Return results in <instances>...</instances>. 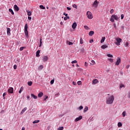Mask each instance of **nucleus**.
<instances>
[{"label":"nucleus","instance_id":"obj_53","mask_svg":"<svg viewBox=\"0 0 130 130\" xmlns=\"http://www.w3.org/2000/svg\"><path fill=\"white\" fill-rule=\"evenodd\" d=\"M84 66L85 67H88V63H87V62H85Z\"/></svg>","mask_w":130,"mask_h":130},{"label":"nucleus","instance_id":"obj_41","mask_svg":"<svg viewBox=\"0 0 130 130\" xmlns=\"http://www.w3.org/2000/svg\"><path fill=\"white\" fill-rule=\"evenodd\" d=\"M108 60L110 61V62H113V59L112 58H109Z\"/></svg>","mask_w":130,"mask_h":130},{"label":"nucleus","instance_id":"obj_26","mask_svg":"<svg viewBox=\"0 0 130 130\" xmlns=\"http://www.w3.org/2000/svg\"><path fill=\"white\" fill-rule=\"evenodd\" d=\"M9 11L10 12V13H11L12 15H14L15 13L12 9H9Z\"/></svg>","mask_w":130,"mask_h":130},{"label":"nucleus","instance_id":"obj_46","mask_svg":"<svg viewBox=\"0 0 130 130\" xmlns=\"http://www.w3.org/2000/svg\"><path fill=\"white\" fill-rule=\"evenodd\" d=\"M68 44H69V45H73V42H69V41H68Z\"/></svg>","mask_w":130,"mask_h":130},{"label":"nucleus","instance_id":"obj_2","mask_svg":"<svg viewBox=\"0 0 130 130\" xmlns=\"http://www.w3.org/2000/svg\"><path fill=\"white\" fill-rule=\"evenodd\" d=\"M119 18H120V17H118L117 15L114 14L112 15L110 19V21L111 22H112V23H114V20H116V21H117L118 20V19H119Z\"/></svg>","mask_w":130,"mask_h":130},{"label":"nucleus","instance_id":"obj_60","mask_svg":"<svg viewBox=\"0 0 130 130\" xmlns=\"http://www.w3.org/2000/svg\"><path fill=\"white\" fill-rule=\"evenodd\" d=\"M73 84L74 85H77V83L75 82H73Z\"/></svg>","mask_w":130,"mask_h":130},{"label":"nucleus","instance_id":"obj_10","mask_svg":"<svg viewBox=\"0 0 130 130\" xmlns=\"http://www.w3.org/2000/svg\"><path fill=\"white\" fill-rule=\"evenodd\" d=\"M98 79H94L92 80V84L93 85H95V84H97L98 83Z\"/></svg>","mask_w":130,"mask_h":130},{"label":"nucleus","instance_id":"obj_4","mask_svg":"<svg viewBox=\"0 0 130 130\" xmlns=\"http://www.w3.org/2000/svg\"><path fill=\"white\" fill-rule=\"evenodd\" d=\"M86 16L88 19H93V14H92V13H91L90 11H87L86 12Z\"/></svg>","mask_w":130,"mask_h":130},{"label":"nucleus","instance_id":"obj_42","mask_svg":"<svg viewBox=\"0 0 130 130\" xmlns=\"http://www.w3.org/2000/svg\"><path fill=\"white\" fill-rule=\"evenodd\" d=\"M77 84L78 85H82V81H79L77 82Z\"/></svg>","mask_w":130,"mask_h":130},{"label":"nucleus","instance_id":"obj_40","mask_svg":"<svg viewBox=\"0 0 130 130\" xmlns=\"http://www.w3.org/2000/svg\"><path fill=\"white\" fill-rule=\"evenodd\" d=\"M62 129H63V126L59 127L57 129V130H62Z\"/></svg>","mask_w":130,"mask_h":130},{"label":"nucleus","instance_id":"obj_7","mask_svg":"<svg viewBox=\"0 0 130 130\" xmlns=\"http://www.w3.org/2000/svg\"><path fill=\"white\" fill-rule=\"evenodd\" d=\"M8 93L13 94L14 93V88L13 87H10L8 90Z\"/></svg>","mask_w":130,"mask_h":130},{"label":"nucleus","instance_id":"obj_52","mask_svg":"<svg viewBox=\"0 0 130 130\" xmlns=\"http://www.w3.org/2000/svg\"><path fill=\"white\" fill-rule=\"evenodd\" d=\"M89 42H90V43H92L94 42V40H93V39L90 40L89 41Z\"/></svg>","mask_w":130,"mask_h":130},{"label":"nucleus","instance_id":"obj_33","mask_svg":"<svg viewBox=\"0 0 130 130\" xmlns=\"http://www.w3.org/2000/svg\"><path fill=\"white\" fill-rule=\"evenodd\" d=\"M24 48H26V47H21L20 48L19 50H20V51H23V50L24 49Z\"/></svg>","mask_w":130,"mask_h":130},{"label":"nucleus","instance_id":"obj_25","mask_svg":"<svg viewBox=\"0 0 130 130\" xmlns=\"http://www.w3.org/2000/svg\"><path fill=\"white\" fill-rule=\"evenodd\" d=\"M80 44H84V41L83 40L82 38H80Z\"/></svg>","mask_w":130,"mask_h":130},{"label":"nucleus","instance_id":"obj_31","mask_svg":"<svg viewBox=\"0 0 130 130\" xmlns=\"http://www.w3.org/2000/svg\"><path fill=\"white\" fill-rule=\"evenodd\" d=\"M118 127H120V126H122V124L121 122H119L118 123Z\"/></svg>","mask_w":130,"mask_h":130},{"label":"nucleus","instance_id":"obj_43","mask_svg":"<svg viewBox=\"0 0 130 130\" xmlns=\"http://www.w3.org/2000/svg\"><path fill=\"white\" fill-rule=\"evenodd\" d=\"M84 29H86V30H88V29H89V27H88V26L85 25L84 26Z\"/></svg>","mask_w":130,"mask_h":130},{"label":"nucleus","instance_id":"obj_45","mask_svg":"<svg viewBox=\"0 0 130 130\" xmlns=\"http://www.w3.org/2000/svg\"><path fill=\"white\" fill-rule=\"evenodd\" d=\"M124 17V15L121 14V20H122Z\"/></svg>","mask_w":130,"mask_h":130},{"label":"nucleus","instance_id":"obj_59","mask_svg":"<svg viewBox=\"0 0 130 130\" xmlns=\"http://www.w3.org/2000/svg\"><path fill=\"white\" fill-rule=\"evenodd\" d=\"M129 67H130L129 65H127V66H126V69H129Z\"/></svg>","mask_w":130,"mask_h":130},{"label":"nucleus","instance_id":"obj_23","mask_svg":"<svg viewBox=\"0 0 130 130\" xmlns=\"http://www.w3.org/2000/svg\"><path fill=\"white\" fill-rule=\"evenodd\" d=\"M104 41H105V37H102V40H101V43H103V42H104Z\"/></svg>","mask_w":130,"mask_h":130},{"label":"nucleus","instance_id":"obj_34","mask_svg":"<svg viewBox=\"0 0 130 130\" xmlns=\"http://www.w3.org/2000/svg\"><path fill=\"white\" fill-rule=\"evenodd\" d=\"M126 114V113L125 112V111H123V113H122L123 117H124V116H125Z\"/></svg>","mask_w":130,"mask_h":130},{"label":"nucleus","instance_id":"obj_14","mask_svg":"<svg viewBox=\"0 0 130 130\" xmlns=\"http://www.w3.org/2000/svg\"><path fill=\"white\" fill-rule=\"evenodd\" d=\"M108 47V46L107 45H103L101 46V48L102 49H105L106 48H107Z\"/></svg>","mask_w":130,"mask_h":130},{"label":"nucleus","instance_id":"obj_18","mask_svg":"<svg viewBox=\"0 0 130 130\" xmlns=\"http://www.w3.org/2000/svg\"><path fill=\"white\" fill-rule=\"evenodd\" d=\"M88 35H89V36H93V35H94V31H92V30L90 31L89 32Z\"/></svg>","mask_w":130,"mask_h":130},{"label":"nucleus","instance_id":"obj_36","mask_svg":"<svg viewBox=\"0 0 130 130\" xmlns=\"http://www.w3.org/2000/svg\"><path fill=\"white\" fill-rule=\"evenodd\" d=\"M107 56H108V57H113V56L110 54H107Z\"/></svg>","mask_w":130,"mask_h":130},{"label":"nucleus","instance_id":"obj_63","mask_svg":"<svg viewBox=\"0 0 130 130\" xmlns=\"http://www.w3.org/2000/svg\"><path fill=\"white\" fill-rule=\"evenodd\" d=\"M76 67H77V68H79V67H80V66H79V64H76Z\"/></svg>","mask_w":130,"mask_h":130},{"label":"nucleus","instance_id":"obj_16","mask_svg":"<svg viewBox=\"0 0 130 130\" xmlns=\"http://www.w3.org/2000/svg\"><path fill=\"white\" fill-rule=\"evenodd\" d=\"M76 27H77V23H76V22L73 23V24L72 25L73 29H75Z\"/></svg>","mask_w":130,"mask_h":130},{"label":"nucleus","instance_id":"obj_35","mask_svg":"<svg viewBox=\"0 0 130 130\" xmlns=\"http://www.w3.org/2000/svg\"><path fill=\"white\" fill-rule=\"evenodd\" d=\"M42 45V39H40V47H41Z\"/></svg>","mask_w":130,"mask_h":130},{"label":"nucleus","instance_id":"obj_20","mask_svg":"<svg viewBox=\"0 0 130 130\" xmlns=\"http://www.w3.org/2000/svg\"><path fill=\"white\" fill-rule=\"evenodd\" d=\"M38 96L39 97V98H41V97H42V96H43V92H40L38 94Z\"/></svg>","mask_w":130,"mask_h":130},{"label":"nucleus","instance_id":"obj_3","mask_svg":"<svg viewBox=\"0 0 130 130\" xmlns=\"http://www.w3.org/2000/svg\"><path fill=\"white\" fill-rule=\"evenodd\" d=\"M24 33L25 37L29 38V35L28 34V24L27 23L24 25Z\"/></svg>","mask_w":130,"mask_h":130},{"label":"nucleus","instance_id":"obj_51","mask_svg":"<svg viewBox=\"0 0 130 130\" xmlns=\"http://www.w3.org/2000/svg\"><path fill=\"white\" fill-rule=\"evenodd\" d=\"M13 68L14 69V70H17V66L16 64H15L14 66H13Z\"/></svg>","mask_w":130,"mask_h":130},{"label":"nucleus","instance_id":"obj_61","mask_svg":"<svg viewBox=\"0 0 130 130\" xmlns=\"http://www.w3.org/2000/svg\"><path fill=\"white\" fill-rule=\"evenodd\" d=\"M91 62L94 64V63H95V61H94V60H91Z\"/></svg>","mask_w":130,"mask_h":130},{"label":"nucleus","instance_id":"obj_49","mask_svg":"<svg viewBox=\"0 0 130 130\" xmlns=\"http://www.w3.org/2000/svg\"><path fill=\"white\" fill-rule=\"evenodd\" d=\"M115 44H116V45H117L118 46H119V45H120V43L117 42L115 43Z\"/></svg>","mask_w":130,"mask_h":130},{"label":"nucleus","instance_id":"obj_57","mask_svg":"<svg viewBox=\"0 0 130 130\" xmlns=\"http://www.w3.org/2000/svg\"><path fill=\"white\" fill-rule=\"evenodd\" d=\"M6 95H7V93L4 92V93H3V97H5V96H6Z\"/></svg>","mask_w":130,"mask_h":130},{"label":"nucleus","instance_id":"obj_5","mask_svg":"<svg viewBox=\"0 0 130 130\" xmlns=\"http://www.w3.org/2000/svg\"><path fill=\"white\" fill-rule=\"evenodd\" d=\"M121 62V59L120 57H117V61L115 63V66H119V63Z\"/></svg>","mask_w":130,"mask_h":130},{"label":"nucleus","instance_id":"obj_17","mask_svg":"<svg viewBox=\"0 0 130 130\" xmlns=\"http://www.w3.org/2000/svg\"><path fill=\"white\" fill-rule=\"evenodd\" d=\"M116 40L117 41V42H118V43H120V42H121V41H122V40H121V39L118 38L116 39Z\"/></svg>","mask_w":130,"mask_h":130},{"label":"nucleus","instance_id":"obj_9","mask_svg":"<svg viewBox=\"0 0 130 130\" xmlns=\"http://www.w3.org/2000/svg\"><path fill=\"white\" fill-rule=\"evenodd\" d=\"M82 118H83V117H82V116H80L79 117H77L75 120V121L76 122H77V121H79V120H81V119H82Z\"/></svg>","mask_w":130,"mask_h":130},{"label":"nucleus","instance_id":"obj_6","mask_svg":"<svg viewBox=\"0 0 130 130\" xmlns=\"http://www.w3.org/2000/svg\"><path fill=\"white\" fill-rule=\"evenodd\" d=\"M98 4H99V3H98V1L97 0H95L93 4H92V6L94 7V8H97V7H98Z\"/></svg>","mask_w":130,"mask_h":130},{"label":"nucleus","instance_id":"obj_12","mask_svg":"<svg viewBox=\"0 0 130 130\" xmlns=\"http://www.w3.org/2000/svg\"><path fill=\"white\" fill-rule=\"evenodd\" d=\"M26 12L27 13V16H28V17H30V16H31L32 12L31 11H29V10H26Z\"/></svg>","mask_w":130,"mask_h":130},{"label":"nucleus","instance_id":"obj_38","mask_svg":"<svg viewBox=\"0 0 130 130\" xmlns=\"http://www.w3.org/2000/svg\"><path fill=\"white\" fill-rule=\"evenodd\" d=\"M69 19H70V17L69 16H66L64 18V20H65V21L68 20Z\"/></svg>","mask_w":130,"mask_h":130},{"label":"nucleus","instance_id":"obj_32","mask_svg":"<svg viewBox=\"0 0 130 130\" xmlns=\"http://www.w3.org/2000/svg\"><path fill=\"white\" fill-rule=\"evenodd\" d=\"M40 9H42V10H45V7L43 6V5H40Z\"/></svg>","mask_w":130,"mask_h":130},{"label":"nucleus","instance_id":"obj_29","mask_svg":"<svg viewBox=\"0 0 130 130\" xmlns=\"http://www.w3.org/2000/svg\"><path fill=\"white\" fill-rule=\"evenodd\" d=\"M125 86L124 84H121L120 85V89H121V88H125Z\"/></svg>","mask_w":130,"mask_h":130},{"label":"nucleus","instance_id":"obj_19","mask_svg":"<svg viewBox=\"0 0 130 130\" xmlns=\"http://www.w3.org/2000/svg\"><path fill=\"white\" fill-rule=\"evenodd\" d=\"M23 90H24V87L23 86L21 87L20 90L19 91V94H21V93L23 92Z\"/></svg>","mask_w":130,"mask_h":130},{"label":"nucleus","instance_id":"obj_54","mask_svg":"<svg viewBox=\"0 0 130 130\" xmlns=\"http://www.w3.org/2000/svg\"><path fill=\"white\" fill-rule=\"evenodd\" d=\"M79 109H80V110H82V109H83V106H80L79 107Z\"/></svg>","mask_w":130,"mask_h":130},{"label":"nucleus","instance_id":"obj_39","mask_svg":"<svg viewBox=\"0 0 130 130\" xmlns=\"http://www.w3.org/2000/svg\"><path fill=\"white\" fill-rule=\"evenodd\" d=\"M77 62H78V61L75 60L72 61L71 62V63H72V64L77 63Z\"/></svg>","mask_w":130,"mask_h":130},{"label":"nucleus","instance_id":"obj_50","mask_svg":"<svg viewBox=\"0 0 130 130\" xmlns=\"http://www.w3.org/2000/svg\"><path fill=\"white\" fill-rule=\"evenodd\" d=\"M28 20H29V21H31V20H32V17L28 16Z\"/></svg>","mask_w":130,"mask_h":130},{"label":"nucleus","instance_id":"obj_48","mask_svg":"<svg viewBox=\"0 0 130 130\" xmlns=\"http://www.w3.org/2000/svg\"><path fill=\"white\" fill-rule=\"evenodd\" d=\"M53 83H54V80H52L50 81V84H51V85H52V84H53Z\"/></svg>","mask_w":130,"mask_h":130},{"label":"nucleus","instance_id":"obj_28","mask_svg":"<svg viewBox=\"0 0 130 130\" xmlns=\"http://www.w3.org/2000/svg\"><path fill=\"white\" fill-rule=\"evenodd\" d=\"M43 69V65H41L39 66V71L42 70Z\"/></svg>","mask_w":130,"mask_h":130},{"label":"nucleus","instance_id":"obj_62","mask_svg":"<svg viewBox=\"0 0 130 130\" xmlns=\"http://www.w3.org/2000/svg\"><path fill=\"white\" fill-rule=\"evenodd\" d=\"M21 130H25V127H22V129Z\"/></svg>","mask_w":130,"mask_h":130},{"label":"nucleus","instance_id":"obj_37","mask_svg":"<svg viewBox=\"0 0 130 130\" xmlns=\"http://www.w3.org/2000/svg\"><path fill=\"white\" fill-rule=\"evenodd\" d=\"M73 7L74 8H75V9H78V6H77V5H76V4H74V5H73Z\"/></svg>","mask_w":130,"mask_h":130},{"label":"nucleus","instance_id":"obj_30","mask_svg":"<svg viewBox=\"0 0 130 130\" xmlns=\"http://www.w3.org/2000/svg\"><path fill=\"white\" fill-rule=\"evenodd\" d=\"M40 121L39 120H35L32 123L35 124V123H38V122H39Z\"/></svg>","mask_w":130,"mask_h":130},{"label":"nucleus","instance_id":"obj_58","mask_svg":"<svg viewBox=\"0 0 130 130\" xmlns=\"http://www.w3.org/2000/svg\"><path fill=\"white\" fill-rule=\"evenodd\" d=\"M63 15H64V16H66V17H68V14L66 13V12L63 13Z\"/></svg>","mask_w":130,"mask_h":130},{"label":"nucleus","instance_id":"obj_22","mask_svg":"<svg viewBox=\"0 0 130 130\" xmlns=\"http://www.w3.org/2000/svg\"><path fill=\"white\" fill-rule=\"evenodd\" d=\"M31 96L34 98V99H37L38 98L37 96L35 95L34 94H31Z\"/></svg>","mask_w":130,"mask_h":130},{"label":"nucleus","instance_id":"obj_13","mask_svg":"<svg viewBox=\"0 0 130 130\" xmlns=\"http://www.w3.org/2000/svg\"><path fill=\"white\" fill-rule=\"evenodd\" d=\"M7 35H11V28H7Z\"/></svg>","mask_w":130,"mask_h":130},{"label":"nucleus","instance_id":"obj_47","mask_svg":"<svg viewBox=\"0 0 130 130\" xmlns=\"http://www.w3.org/2000/svg\"><path fill=\"white\" fill-rule=\"evenodd\" d=\"M125 46L126 47H127V46H128V42H126L125 44Z\"/></svg>","mask_w":130,"mask_h":130},{"label":"nucleus","instance_id":"obj_21","mask_svg":"<svg viewBox=\"0 0 130 130\" xmlns=\"http://www.w3.org/2000/svg\"><path fill=\"white\" fill-rule=\"evenodd\" d=\"M26 110H27V108H24L21 112V114H23V113H24Z\"/></svg>","mask_w":130,"mask_h":130},{"label":"nucleus","instance_id":"obj_55","mask_svg":"<svg viewBox=\"0 0 130 130\" xmlns=\"http://www.w3.org/2000/svg\"><path fill=\"white\" fill-rule=\"evenodd\" d=\"M48 96H46L45 98L44 99V101H45L46 100V99H48Z\"/></svg>","mask_w":130,"mask_h":130},{"label":"nucleus","instance_id":"obj_27","mask_svg":"<svg viewBox=\"0 0 130 130\" xmlns=\"http://www.w3.org/2000/svg\"><path fill=\"white\" fill-rule=\"evenodd\" d=\"M32 84H33V83L31 81H28L27 82V84L28 85V86H32Z\"/></svg>","mask_w":130,"mask_h":130},{"label":"nucleus","instance_id":"obj_56","mask_svg":"<svg viewBox=\"0 0 130 130\" xmlns=\"http://www.w3.org/2000/svg\"><path fill=\"white\" fill-rule=\"evenodd\" d=\"M67 10H68V11H71V10H72V9L70 7H67Z\"/></svg>","mask_w":130,"mask_h":130},{"label":"nucleus","instance_id":"obj_15","mask_svg":"<svg viewBox=\"0 0 130 130\" xmlns=\"http://www.w3.org/2000/svg\"><path fill=\"white\" fill-rule=\"evenodd\" d=\"M39 53H40V50H38L36 52L37 57H39V56H40V55L39 54Z\"/></svg>","mask_w":130,"mask_h":130},{"label":"nucleus","instance_id":"obj_44","mask_svg":"<svg viewBox=\"0 0 130 130\" xmlns=\"http://www.w3.org/2000/svg\"><path fill=\"white\" fill-rule=\"evenodd\" d=\"M114 13V10L111 9L110 11V14H113Z\"/></svg>","mask_w":130,"mask_h":130},{"label":"nucleus","instance_id":"obj_24","mask_svg":"<svg viewBox=\"0 0 130 130\" xmlns=\"http://www.w3.org/2000/svg\"><path fill=\"white\" fill-rule=\"evenodd\" d=\"M88 109H89V108L87 106H86L83 110V112H86V111H88Z\"/></svg>","mask_w":130,"mask_h":130},{"label":"nucleus","instance_id":"obj_8","mask_svg":"<svg viewBox=\"0 0 130 130\" xmlns=\"http://www.w3.org/2000/svg\"><path fill=\"white\" fill-rule=\"evenodd\" d=\"M48 56H44L42 57V60H43V61H47V60H48Z\"/></svg>","mask_w":130,"mask_h":130},{"label":"nucleus","instance_id":"obj_11","mask_svg":"<svg viewBox=\"0 0 130 130\" xmlns=\"http://www.w3.org/2000/svg\"><path fill=\"white\" fill-rule=\"evenodd\" d=\"M14 10L16 12H19V7H18V6H17V5H14Z\"/></svg>","mask_w":130,"mask_h":130},{"label":"nucleus","instance_id":"obj_64","mask_svg":"<svg viewBox=\"0 0 130 130\" xmlns=\"http://www.w3.org/2000/svg\"><path fill=\"white\" fill-rule=\"evenodd\" d=\"M128 96H129V98H130V93H129Z\"/></svg>","mask_w":130,"mask_h":130},{"label":"nucleus","instance_id":"obj_1","mask_svg":"<svg viewBox=\"0 0 130 130\" xmlns=\"http://www.w3.org/2000/svg\"><path fill=\"white\" fill-rule=\"evenodd\" d=\"M113 101H114V96L113 95H111L106 100V103L107 104H112V103H113Z\"/></svg>","mask_w":130,"mask_h":130}]
</instances>
